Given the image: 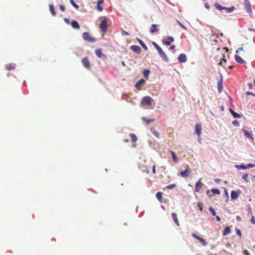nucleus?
I'll return each mask as SVG.
<instances>
[{
  "label": "nucleus",
  "mask_w": 255,
  "mask_h": 255,
  "mask_svg": "<svg viewBox=\"0 0 255 255\" xmlns=\"http://www.w3.org/2000/svg\"><path fill=\"white\" fill-rule=\"evenodd\" d=\"M158 25L155 24H153L151 25V27L150 28V32L151 33H153L155 32H157L159 30V29L157 28Z\"/></svg>",
  "instance_id": "17"
},
{
  "label": "nucleus",
  "mask_w": 255,
  "mask_h": 255,
  "mask_svg": "<svg viewBox=\"0 0 255 255\" xmlns=\"http://www.w3.org/2000/svg\"><path fill=\"white\" fill-rule=\"evenodd\" d=\"M251 222L252 224H253L254 225L255 224V218L254 216H252V219L251 220Z\"/></svg>",
  "instance_id": "46"
},
{
  "label": "nucleus",
  "mask_w": 255,
  "mask_h": 255,
  "mask_svg": "<svg viewBox=\"0 0 255 255\" xmlns=\"http://www.w3.org/2000/svg\"><path fill=\"white\" fill-rule=\"evenodd\" d=\"M100 28L101 31L103 33H106L107 31L108 24L107 20L106 18H104V19L101 21Z\"/></svg>",
  "instance_id": "2"
},
{
  "label": "nucleus",
  "mask_w": 255,
  "mask_h": 255,
  "mask_svg": "<svg viewBox=\"0 0 255 255\" xmlns=\"http://www.w3.org/2000/svg\"><path fill=\"white\" fill-rule=\"evenodd\" d=\"M246 94L247 95H253L255 97V94H253V93H252L251 92H249V91L247 92Z\"/></svg>",
  "instance_id": "53"
},
{
  "label": "nucleus",
  "mask_w": 255,
  "mask_h": 255,
  "mask_svg": "<svg viewBox=\"0 0 255 255\" xmlns=\"http://www.w3.org/2000/svg\"><path fill=\"white\" fill-rule=\"evenodd\" d=\"M175 187H176V184H171L167 185L166 186V188L167 189L170 190V189H173Z\"/></svg>",
  "instance_id": "39"
},
{
  "label": "nucleus",
  "mask_w": 255,
  "mask_h": 255,
  "mask_svg": "<svg viewBox=\"0 0 255 255\" xmlns=\"http://www.w3.org/2000/svg\"><path fill=\"white\" fill-rule=\"evenodd\" d=\"M230 233H231L230 228L229 227H226L225 229H224L223 233V235L225 236L229 235Z\"/></svg>",
  "instance_id": "27"
},
{
  "label": "nucleus",
  "mask_w": 255,
  "mask_h": 255,
  "mask_svg": "<svg viewBox=\"0 0 255 255\" xmlns=\"http://www.w3.org/2000/svg\"><path fill=\"white\" fill-rule=\"evenodd\" d=\"M205 6L207 8H209V6H208L207 4L205 5Z\"/></svg>",
  "instance_id": "64"
},
{
  "label": "nucleus",
  "mask_w": 255,
  "mask_h": 255,
  "mask_svg": "<svg viewBox=\"0 0 255 255\" xmlns=\"http://www.w3.org/2000/svg\"><path fill=\"white\" fill-rule=\"evenodd\" d=\"M247 168V167H255V164H248L247 166H246Z\"/></svg>",
  "instance_id": "51"
},
{
  "label": "nucleus",
  "mask_w": 255,
  "mask_h": 255,
  "mask_svg": "<svg viewBox=\"0 0 255 255\" xmlns=\"http://www.w3.org/2000/svg\"><path fill=\"white\" fill-rule=\"evenodd\" d=\"M244 253L246 255H250V253L248 252V250H245L244 251Z\"/></svg>",
  "instance_id": "54"
},
{
  "label": "nucleus",
  "mask_w": 255,
  "mask_h": 255,
  "mask_svg": "<svg viewBox=\"0 0 255 255\" xmlns=\"http://www.w3.org/2000/svg\"><path fill=\"white\" fill-rule=\"evenodd\" d=\"M130 49L136 54H140L141 52V48L137 45L131 46L130 47Z\"/></svg>",
  "instance_id": "10"
},
{
  "label": "nucleus",
  "mask_w": 255,
  "mask_h": 255,
  "mask_svg": "<svg viewBox=\"0 0 255 255\" xmlns=\"http://www.w3.org/2000/svg\"><path fill=\"white\" fill-rule=\"evenodd\" d=\"M191 173V170L189 166H188L187 168L185 171H181L180 173V175L182 177H187L189 176V174Z\"/></svg>",
  "instance_id": "6"
},
{
  "label": "nucleus",
  "mask_w": 255,
  "mask_h": 255,
  "mask_svg": "<svg viewBox=\"0 0 255 255\" xmlns=\"http://www.w3.org/2000/svg\"><path fill=\"white\" fill-rule=\"evenodd\" d=\"M235 9V7L234 6H231L230 7H225V9L228 12H231L233 11Z\"/></svg>",
  "instance_id": "35"
},
{
  "label": "nucleus",
  "mask_w": 255,
  "mask_h": 255,
  "mask_svg": "<svg viewBox=\"0 0 255 255\" xmlns=\"http://www.w3.org/2000/svg\"><path fill=\"white\" fill-rule=\"evenodd\" d=\"M222 61H223L224 62H226V61H227V60H226V59H225V58H222V59L221 60L220 62L219 63L220 65H222Z\"/></svg>",
  "instance_id": "52"
},
{
  "label": "nucleus",
  "mask_w": 255,
  "mask_h": 255,
  "mask_svg": "<svg viewBox=\"0 0 255 255\" xmlns=\"http://www.w3.org/2000/svg\"><path fill=\"white\" fill-rule=\"evenodd\" d=\"M171 216H172L173 220L174 221L175 223L177 225V226H179L180 224H179V222L178 221V220L176 214H175L174 213H172L171 214Z\"/></svg>",
  "instance_id": "18"
},
{
  "label": "nucleus",
  "mask_w": 255,
  "mask_h": 255,
  "mask_svg": "<svg viewBox=\"0 0 255 255\" xmlns=\"http://www.w3.org/2000/svg\"><path fill=\"white\" fill-rule=\"evenodd\" d=\"M140 45L145 51L148 50L147 47L146 46V45L143 42L140 44Z\"/></svg>",
  "instance_id": "43"
},
{
  "label": "nucleus",
  "mask_w": 255,
  "mask_h": 255,
  "mask_svg": "<svg viewBox=\"0 0 255 255\" xmlns=\"http://www.w3.org/2000/svg\"><path fill=\"white\" fill-rule=\"evenodd\" d=\"M232 124L236 126H239V123L237 120H235L233 122Z\"/></svg>",
  "instance_id": "45"
},
{
  "label": "nucleus",
  "mask_w": 255,
  "mask_h": 255,
  "mask_svg": "<svg viewBox=\"0 0 255 255\" xmlns=\"http://www.w3.org/2000/svg\"><path fill=\"white\" fill-rule=\"evenodd\" d=\"M248 214L250 215L251 216H253V214H252V209H251V207H249V209H248Z\"/></svg>",
  "instance_id": "49"
},
{
  "label": "nucleus",
  "mask_w": 255,
  "mask_h": 255,
  "mask_svg": "<svg viewBox=\"0 0 255 255\" xmlns=\"http://www.w3.org/2000/svg\"><path fill=\"white\" fill-rule=\"evenodd\" d=\"M71 4L77 9L79 8V6L77 5L73 0H70Z\"/></svg>",
  "instance_id": "37"
},
{
  "label": "nucleus",
  "mask_w": 255,
  "mask_h": 255,
  "mask_svg": "<svg viewBox=\"0 0 255 255\" xmlns=\"http://www.w3.org/2000/svg\"><path fill=\"white\" fill-rule=\"evenodd\" d=\"M142 121L145 122L146 124H149L150 122H153L155 121L154 119H146L145 118L143 117L142 118Z\"/></svg>",
  "instance_id": "33"
},
{
  "label": "nucleus",
  "mask_w": 255,
  "mask_h": 255,
  "mask_svg": "<svg viewBox=\"0 0 255 255\" xmlns=\"http://www.w3.org/2000/svg\"><path fill=\"white\" fill-rule=\"evenodd\" d=\"M203 185V183L201 182V179H200L196 183L195 188V192H198L200 189L202 188Z\"/></svg>",
  "instance_id": "11"
},
{
  "label": "nucleus",
  "mask_w": 255,
  "mask_h": 255,
  "mask_svg": "<svg viewBox=\"0 0 255 255\" xmlns=\"http://www.w3.org/2000/svg\"><path fill=\"white\" fill-rule=\"evenodd\" d=\"M214 6L218 10L221 11L223 9H225V7H223L222 6H221V5H220L217 2H215V4H214Z\"/></svg>",
  "instance_id": "29"
},
{
  "label": "nucleus",
  "mask_w": 255,
  "mask_h": 255,
  "mask_svg": "<svg viewBox=\"0 0 255 255\" xmlns=\"http://www.w3.org/2000/svg\"><path fill=\"white\" fill-rule=\"evenodd\" d=\"M240 192H241V191L240 190L238 191L237 192H236L235 191H232L231 192V198L232 199H237L239 195L240 194Z\"/></svg>",
  "instance_id": "13"
},
{
  "label": "nucleus",
  "mask_w": 255,
  "mask_h": 255,
  "mask_svg": "<svg viewBox=\"0 0 255 255\" xmlns=\"http://www.w3.org/2000/svg\"><path fill=\"white\" fill-rule=\"evenodd\" d=\"M83 38L84 40L91 42H94L96 41V39L91 36L88 32H85L83 34Z\"/></svg>",
  "instance_id": "3"
},
{
  "label": "nucleus",
  "mask_w": 255,
  "mask_h": 255,
  "mask_svg": "<svg viewBox=\"0 0 255 255\" xmlns=\"http://www.w3.org/2000/svg\"><path fill=\"white\" fill-rule=\"evenodd\" d=\"M198 240H199V241H200V242H201V243L203 245H204V246H205V245H206V241H205L204 239H203V238H202L200 237V238H199V239H198Z\"/></svg>",
  "instance_id": "41"
},
{
  "label": "nucleus",
  "mask_w": 255,
  "mask_h": 255,
  "mask_svg": "<svg viewBox=\"0 0 255 255\" xmlns=\"http://www.w3.org/2000/svg\"><path fill=\"white\" fill-rule=\"evenodd\" d=\"M217 85H218V92L219 93H221L222 91V90L223 89V79H222V77H221L220 80L218 81Z\"/></svg>",
  "instance_id": "14"
},
{
  "label": "nucleus",
  "mask_w": 255,
  "mask_h": 255,
  "mask_svg": "<svg viewBox=\"0 0 255 255\" xmlns=\"http://www.w3.org/2000/svg\"><path fill=\"white\" fill-rule=\"evenodd\" d=\"M155 167H156V166L155 165H153V167H152V172H153V173L154 174L156 173Z\"/></svg>",
  "instance_id": "55"
},
{
  "label": "nucleus",
  "mask_w": 255,
  "mask_h": 255,
  "mask_svg": "<svg viewBox=\"0 0 255 255\" xmlns=\"http://www.w3.org/2000/svg\"><path fill=\"white\" fill-rule=\"evenodd\" d=\"M95 52L97 56H98L99 58H105L106 57L105 55L103 54L101 48L96 49Z\"/></svg>",
  "instance_id": "9"
},
{
  "label": "nucleus",
  "mask_w": 255,
  "mask_h": 255,
  "mask_svg": "<svg viewBox=\"0 0 255 255\" xmlns=\"http://www.w3.org/2000/svg\"><path fill=\"white\" fill-rule=\"evenodd\" d=\"M82 63L87 69H89L90 68V62L88 57H84L82 59Z\"/></svg>",
  "instance_id": "5"
},
{
  "label": "nucleus",
  "mask_w": 255,
  "mask_h": 255,
  "mask_svg": "<svg viewBox=\"0 0 255 255\" xmlns=\"http://www.w3.org/2000/svg\"><path fill=\"white\" fill-rule=\"evenodd\" d=\"M159 55L164 61L166 62H168L169 61L168 58L167 57V55L163 51L160 52V53H159Z\"/></svg>",
  "instance_id": "19"
},
{
  "label": "nucleus",
  "mask_w": 255,
  "mask_h": 255,
  "mask_svg": "<svg viewBox=\"0 0 255 255\" xmlns=\"http://www.w3.org/2000/svg\"><path fill=\"white\" fill-rule=\"evenodd\" d=\"M243 132L244 133V135L246 137H247V138H250L253 139V134L251 133H250V132H248L245 129H243Z\"/></svg>",
  "instance_id": "22"
},
{
  "label": "nucleus",
  "mask_w": 255,
  "mask_h": 255,
  "mask_svg": "<svg viewBox=\"0 0 255 255\" xmlns=\"http://www.w3.org/2000/svg\"><path fill=\"white\" fill-rule=\"evenodd\" d=\"M150 74V71L149 70H144L143 71V75L146 79H148V76Z\"/></svg>",
  "instance_id": "31"
},
{
  "label": "nucleus",
  "mask_w": 255,
  "mask_h": 255,
  "mask_svg": "<svg viewBox=\"0 0 255 255\" xmlns=\"http://www.w3.org/2000/svg\"><path fill=\"white\" fill-rule=\"evenodd\" d=\"M137 41L139 42L140 45L143 42V41L141 39H140L139 38H137Z\"/></svg>",
  "instance_id": "60"
},
{
  "label": "nucleus",
  "mask_w": 255,
  "mask_h": 255,
  "mask_svg": "<svg viewBox=\"0 0 255 255\" xmlns=\"http://www.w3.org/2000/svg\"><path fill=\"white\" fill-rule=\"evenodd\" d=\"M195 133L197 134L198 136H200L201 134V131H202V128H201V125L200 124H196L195 126Z\"/></svg>",
  "instance_id": "7"
},
{
  "label": "nucleus",
  "mask_w": 255,
  "mask_h": 255,
  "mask_svg": "<svg viewBox=\"0 0 255 255\" xmlns=\"http://www.w3.org/2000/svg\"><path fill=\"white\" fill-rule=\"evenodd\" d=\"M209 211L212 213V215L213 216H216V213L214 210V209L213 208V207H210L209 208Z\"/></svg>",
  "instance_id": "36"
},
{
  "label": "nucleus",
  "mask_w": 255,
  "mask_h": 255,
  "mask_svg": "<svg viewBox=\"0 0 255 255\" xmlns=\"http://www.w3.org/2000/svg\"><path fill=\"white\" fill-rule=\"evenodd\" d=\"M178 23L180 25V26L186 29L185 27L180 21H178Z\"/></svg>",
  "instance_id": "56"
},
{
  "label": "nucleus",
  "mask_w": 255,
  "mask_h": 255,
  "mask_svg": "<svg viewBox=\"0 0 255 255\" xmlns=\"http://www.w3.org/2000/svg\"><path fill=\"white\" fill-rule=\"evenodd\" d=\"M244 5L248 13H251L252 11L251 4L249 0H244Z\"/></svg>",
  "instance_id": "4"
},
{
  "label": "nucleus",
  "mask_w": 255,
  "mask_h": 255,
  "mask_svg": "<svg viewBox=\"0 0 255 255\" xmlns=\"http://www.w3.org/2000/svg\"><path fill=\"white\" fill-rule=\"evenodd\" d=\"M236 234L237 235H238L240 237H241V231L238 229H236Z\"/></svg>",
  "instance_id": "44"
},
{
  "label": "nucleus",
  "mask_w": 255,
  "mask_h": 255,
  "mask_svg": "<svg viewBox=\"0 0 255 255\" xmlns=\"http://www.w3.org/2000/svg\"><path fill=\"white\" fill-rule=\"evenodd\" d=\"M150 131L156 137H159V133L154 128H151Z\"/></svg>",
  "instance_id": "28"
},
{
  "label": "nucleus",
  "mask_w": 255,
  "mask_h": 255,
  "mask_svg": "<svg viewBox=\"0 0 255 255\" xmlns=\"http://www.w3.org/2000/svg\"><path fill=\"white\" fill-rule=\"evenodd\" d=\"M71 26L75 29L80 28V26L77 21L74 20L71 22Z\"/></svg>",
  "instance_id": "24"
},
{
  "label": "nucleus",
  "mask_w": 255,
  "mask_h": 255,
  "mask_svg": "<svg viewBox=\"0 0 255 255\" xmlns=\"http://www.w3.org/2000/svg\"><path fill=\"white\" fill-rule=\"evenodd\" d=\"M145 82V80H144L143 79H140L137 83H136V84H135L136 88L137 89H138V90H141L140 87H141V84H144Z\"/></svg>",
  "instance_id": "16"
},
{
  "label": "nucleus",
  "mask_w": 255,
  "mask_h": 255,
  "mask_svg": "<svg viewBox=\"0 0 255 255\" xmlns=\"http://www.w3.org/2000/svg\"><path fill=\"white\" fill-rule=\"evenodd\" d=\"M229 111L230 112V113H231V114L233 115V116L234 118H239L241 117V116H240V114H239L238 113H236L235 112H234L231 109H229Z\"/></svg>",
  "instance_id": "23"
},
{
  "label": "nucleus",
  "mask_w": 255,
  "mask_h": 255,
  "mask_svg": "<svg viewBox=\"0 0 255 255\" xmlns=\"http://www.w3.org/2000/svg\"><path fill=\"white\" fill-rule=\"evenodd\" d=\"M64 20H65V21L67 23H69V19L65 18V19H64Z\"/></svg>",
  "instance_id": "62"
},
{
  "label": "nucleus",
  "mask_w": 255,
  "mask_h": 255,
  "mask_svg": "<svg viewBox=\"0 0 255 255\" xmlns=\"http://www.w3.org/2000/svg\"><path fill=\"white\" fill-rule=\"evenodd\" d=\"M242 50L244 51L243 47H242L240 48H239L238 50H237L236 52L239 53L240 51H242Z\"/></svg>",
  "instance_id": "57"
},
{
  "label": "nucleus",
  "mask_w": 255,
  "mask_h": 255,
  "mask_svg": "<svg viewBox=\"0 0 255 255\" xmlns=\"http://www.w3.org/2000/svg\"><path fill=\"white\" fill-rule=\"evenodd\" d=\"M198 206L200 208V211H203L202 203H198Z\"/></svg>",
  "instance_id": "48"
},
{
  "label": "nucleus",
  "mask_w": 255,
  "mask_h": 255,
  "mask_svg": "<svg viewBox=\"0 0 255 255\" xmlns=\"http://www.w3.org/2000/svg\"><path fill=\"white\" fill-rule=\"evenodd\" d=\"M152 44L155 49L157 50L158 54L163 51L161 48L156 43L152 42Z\"/></svg>",
  "instance_id": "25"
},
{
  "label": "nucleus",
  "mask_w": 255,
  "mask_h": 255,
  "mask_svg": "<svg viewBox=\"0 0 255 255\" xmlns=\"http://www.w3.org/2000/svg\"><path fill=\"white\" fill-rule=\"evenodd\" d=\"M248 86L250 88V89H252V88H253V85L252 83H249Z\"/></svg>",
  "instance_id": "61"
},
{
  "label": "nucleus",
  "mask_w": 255,
  "mask_h": 255,
  "mask_svg": "<svg viewBox=\"0 0 255 255\" xmlns=\"http://www.w3.org/2000/svg\"><path fill=\"white\" fill-rule=\"evenodd\" d=\"M179 61L181 63H185L187 61L186 56L185 54H180L178 58Z\"/></svg>",
  "instance_id": "12"
},
{
  "label": "nucleus",
  "mask_w": 255,
  "mask_h": 255,
  "mask_svg": "<svg viewBox=\"0 0 255 255\" xmlns=\"http://www.w3.org/2000/svg\"><path fill=\"white\" fill-rule=\"evenodd\" d=\"M152 101V99L150 97L145 96L142 99L141 104L143 106H150Z\"/></svg>",
  "instance_id": "1"
},
{
  "label": "nucleus",
  "mask_w": 255,
  "mask_h": 255,
  "mask_svg": "<svg viewBox=\"0 0 255 255\" xmlns=\"http://www.w3.org/2000/svg\"><path fill=\"white\" fill-rule=\"evenodd\" d=\"M59 8L62 11H64L65 10L64 6L62 4L60 5Z\"/></svg>",
  "instance_id": "50"
},
{
  "label": "nucleus",
  "mask_w": 255,
  "mask_h": 255,
  "mask_svg": "<svg viewBox=\"0 0 255 255\" xmlns=\"http://www.w3.org/2000/svg\"><path fill=\"white\" fill-rule=\"evenodd\" d=\"M216 219L218 222H220L221 221V218L219 216L216 215Z\"/></svg>",
  "instance_id": "58"
},
{
  "label": "nucleus",
  "mask_w": 255,
  "mask_h": 255,
  "mask_svg": "<svg viewBox=\"0 0 255 255\" xmlns=\"http://www.w3.org/2000/svg\"><path fill=\"white\" fill-rule=\"evenodd\" d=\"M156 197L157 199L159 201L160 203L162 202V193L161 192H158L156 194Z\"/></svg>",
  "instance_id": "26"
},
{
  "label": "nucleus",
  "mask_w": 255,
  "mask_h": 255,
  "mask_svg": "<svg viewBox=\"0 0 255 255\" xmlns=\"http://www.w3.org/2000/svg\"><path fill=\"white\" fill-rule=\"evenodd\" d=\"M170 153L171 154V155H172V158H173V160L175 161V162H177L178 159H177V158L176 157V155L175 153L174 152H173V151L172 150H170Z\"/></svg>",
  "instance_id": "34"
},
{
  "label": "nucleus",
  "mask_w": 255,
  "mask_h": 255,
  "mask_svg": "<svg viewBox=\"0 0 255 255\" xmlns=\"http://www.w3.org/2000/svg\"><path fill=\"white\" fill-rule=\"evenodd\" d=\"M129 136H130L132 142H135L137 141V138L135 134L131 133L129 134Z\"/></svg>",
  "instance_id": "30"
},
{
  "label": "nucleus",
  "mask_w": 255,
  "mask_h": 255,
  "mask_svg": "<svg viewBox=\"0 0 255 255\" xmlns=\"http://www.w3.org/2000/svg\"><path fill=\"white\" fill-rule=\"evenodd\" d=\"M123 32H124L127 35H128V32H127L126 31H124Z\"/></svg>",
  "instance_id": "63"
},
{
  "label": "nucleus",
  "mask_w": 255,
  "mask_h": 255,
  "mask_svg": "<svg viewBox=\"0 0 255 255\" xmlns=\"http://www.w3.org/2000/svg\"><path fill=\"white\" fill-rule=\"evenodd\" d=\"M174 41L173 37L171 36H168L166 38L165 40H163V43L166 46H169L171 44V43Z\"/></svg>",
  "instance_id": "8"
},
{
  "label": "nucleus",
  "mask_w": 255,
  "mask_h": 255,
  "mask_svg": "<svg viewBox=\"0 0 255 255\" xmlns=\"http://www.w3.org/2000/svg\"><path fill=\"white\" fill-rule=\"evenodd\" d=\"M249 176V174H244L243 176V179L246 182H248V177Z\"/></svg>",
  "instance_id": "42"
},
{
  "label": "nucleus",
  "mask_w": 255,
  "mask_h": 255,
  "mask_svg": "<svg viewBox=\"0 0 255 255\" xmlns=\"http://www.w3.org/2000/svg\"><path fill=\"white\" fill-rule=\"evenodd\" d=\"M5 67L7 70H13L15 68V64L12 63L7 64L5 65Z\"/></svg>",
  "instance_id": "21"
},
{
  "label": "nucleus",
  "mask_w": 255,
  "mask_h": 255,
  "mask_svg": "<svg viewBox=\"0 0 255 255\" xmlns=\"http://www.w3.org/2000/svg\"><path fill=\"white\" fill-rule=\"evenodd\" d=\"M192 236L193 238H194L196 239H197V240H198V239H199V238H200V237H199L198 236H197L196 234H192Z\"/></svg>",
  "instance_id": "47"
},
{
  "label": "nucleus",
  "mask_w": 255,
  "mask_h": 255,
  "mask_svg": "<svg viewBox=\"0 0 255 255\" xmlns=\"http://www.w3.org/2000/svg\"><path fill=\"white\" fill-rule=\"evenodd\" d=\"M212 192L214 194H220V191L218 189H211Z\"/></svg>",
  "instance_id": "38"
},
{
  "label": "nucleus",
  "mask_w": 255,
  "mask_h": 255,
  "mask_svg": "<svg viewBox=\"0 0 255 255\" xmlns=\"http://www.w3.org/2000/svg\"><path fill=\"white\" fill-rule=\"evenodd\" d=\"M236 61L240 64L245 63V61L239 55H236L235 56Z\"/></svg>",
  "instance_id": "20"
},
{
  "label": "nucleus",
  "mask_w": 255,
  "mask_h": 255,
  "mask_svg": "<svg viewBox=\"0 0 255 255\" xmlns=\"http://www.w3.org/2000/svg\"><path fill=\"white\" fill-rule=\"evenodd\" d=\"M175 46L174 45H172L170 46V49L171 50H174L175 49Z\"/></svg>",
  "instance_id": "59"
},
{
  "label": "nucleus",
  "mask_w": 255,
  "mask_h": 255,
  "mask_svg": "<svg viewBox=\"0 0 255 255\" xmlns=\"http://www.w3.org/2000/svg\"><path fill=\"white\" fill-rule=\"evenodd\" d=\"M104 3V0H98L97 3V8L99 11H102L103 10V7L101 6V4Z\"/></svg>",
  "instance_id": "15"
},
{
  "label": "nucleus",
  "mask_w": 255,
  "mask_h": 255,
  "mask_svg": "<svg viewBox=\"0 0 255 255\" xmlns=\"http://www.w3.org/2000/svg\"><path fill=\"white\" fill-rule=\"evenodd\" d=\"M49 9H50V11L51 14L53 16H55L56 15V12L55 11L54 7L53 5L52 4H50L49 5Z\"/></svg>",
  "instance_id": "32"
},
{
  "label": "nucleus",
  "mask_w": 255,
  "mask_h": 255,
  "mask_svg": "<svg viewBox=\"0 0 255 255\" xmlns=\"http://www.w3.org/2000/svg\"><path fill=\"white\" fill-rule=\"evenodd\" d=\"M236 167L238 169H246L247 167L244 165H237Z\"/></svg>",
  "instance_id": "40"
}]
</instances>
